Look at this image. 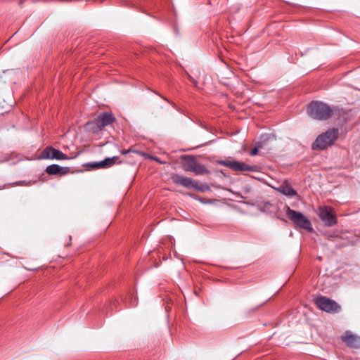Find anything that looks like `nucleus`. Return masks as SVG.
Wrapping results in <instances>:
<instances>
[{
	"label": "nucleus",
	"instance_id": "14",
	"mask_svg": "<svg viewBox=\"0 0 360 360\" xmlns=\"http://www.w3.org/2000/svg\"><path fill=\"white\" fill-rule=\"evenodd\" d=\"M270 139L269 134L261 135L259 140L256 143V146L251 150L250 154L252 156L257 155L259 150L264 148L267 145Z\"/></svg>",
	"mask_w": 360,
	"mask_h": 360
},
{
	"label": "nucleus",
	"instance_id": "6",
	"mask_svg": "<svg viewBox=\"0 0 360 360\" xmlns=\"http://www.w3.org/2000/svg\"><path fill=\"white\" fill-rule=\"evenodd\" d=\"M316 214L326 226H332L337 224L335 214L330 207L321 206L317 209Z\"/></svg>",
	"mask_w": 360,
	"mask_h": 360
},
{
	"label": "nucleus",
	"instance_id": "17",
	"mask_svg": "<svg viewBox=\"0 0 360 360\" xmlns=\"http://www.w3.org/2000/svg\"><path fill=\"white\" fill-rule=\"evenodd\" d=\"M258 209L261 212H268L270 209V203L269 202H258L257 205Z\"/></svg>",
	"mask_w": 360,
	"mask_h": 360
},
{
	"label": "nucleus",
	"instance_id": "18",
	"mask_svg": "<svg viewBox=\"0 0 360 360\" xmlns=\"http://www.w3.org/2000/svg\"><path fill=\"white\" fill-rule=\"evenodd\" d=\"M193 188L200 191H210V186L207 184H201L200 185H199L196 181Z\"/></svg>",
	"mask_w": 360,
	"mask_h": 360
},
{
	"label": "nucleus",
	"instance_id": "4",
	"mask_svg": "<svg viewBox=\"0 0 360 360\" xmlns=\"http://www.w3.org/2000/svg\"><path fill=\"white\" fill-rule=\"evenodd\" d=\"M181 158L184 160L182 167L185 172H191L195 175L209 174V171L206 167L203 165L198 163L194 157L183 155Z\"/></svg>",
	"mask_w": 360,
	"mask_h": 360
},
{
	"label": "nucleus",
	"instance_id": "20",
	"mask_svg": "<svg viewBox=\"0 0 360 360\" xmlns=\"http://www.w3.org/2000/svg\"><path fill=\"white\" fill-rule=\"evenodd\" d=\"M153 159L154 160H155L156 162H160V164H163L164 163L163 162L160 161L158 158H153Z\"/></svg>",
	"mask_w": 360,
	"mask_h": 360
},
{
	"label": "nucleus",
	"instance_id": "10",
	"mask_svg": "<svg viewBox=\"0 0 360 360\" xmlns=\"http://www.w3.org/2000/svg\"><path fill=\"white\" fill-rule=\"evenodd\" d=\"M172 179L175 184L181 185L187 188H194L195 183V180L178 174H174Z\"/></svg>",
	"mask_w": 360,
	"mask_h": 360
},
{
	"label": "nucleus",
	"instance_id": "22",
	"mask_svg": "<svg viewBox=\"0 0 360 360\" xmlns=\"http://www.w3.org/2000/svg\"><path fill=\"white\" fill-rule=\"evenodd\" d=\"M16 185H27V184H25L24 181H21V182H18L15 184Z\"/></svg>",
	"mask_w": 360,
	"mask_h": 360
},
{
	"label": "nucleus",
	"instance_id": "21",
	"mask_svg": "<svg viewBox=\"0 0 360 360\" xmlns=\"http://www.w3.org/2000/svg\"><path fill=\"white\" fill-rule=\"evenodd\" d=\"M131 150H123V151L122 152V153L123 155H126V154L129 153V152H131Z\"/></svg>",
	"mask_w": 360,
	"mask_h": 360
},
{
	"label": "nucleus",
	"instance_id": "5",
	"mask_svg": "<svg viewBox=\"0 0 360 360\" xmlns=\"http://www.w3.org/2000/svg\"><path fill=\"white\" fill-rule=\"evenodd\" d=\"M314 302L321 310L328 313H336L340 310V306L336 302L324 296H318Z\"/></svg>",
	"mask_w": 360,
	"mask_h": 360
},
{
	"label": "nucleus",
	"instance_id": "7",
	"mask_svg": "<svg viewBox=\"0 0 360 360\" xmlns=\"http://www.w3.org/2000/svg\"><path fill=\"white\" fill-rule=\"evenodd\" d=\"M221 165L226 166L235 172H255L257 170V166L250 165L243 162L237 160H223L220 162Z\"/></svg>",
	"mask_w": 360,
	"mask_h": 360
},
{
	"label": "nucleus",
	"instance_id": "1",
	"mask_svg": "<svg viewBox=\"0 0 360 360\" xmlns=\"http://www.w3.org/2000/svg\"><path fill=\"white\" fill-rule=\"evenodd\" d=\"M309 115L317 120H326L333 115V109L326 103L321 101H312L308 106Z\"/></svg>",
	"mask_w": 360,
	"mask_h": 360
},
{
	"label": "nucleus",
	"instance_id": "3",
	"mask_svg": "<svg viewBox=\"0 0 360 360\" xmlns=\"http://www.w3.org/2000/svg\"><path fill=\"white\" fill-rule=\"evenodd\" d=\"M285 214L287 217L295 224V226L309 232H311L313 231L310 220L302 212L295 211L288 207Z\"/></svg>",
	"mask_w": 360,
	"mask_h": 360
},
{
	"label": "nucleus",
	"instance_id": "12",
	"mask_svg": "<svg viewBox=\"0 0 360 360\" xmlns=\"http://www.w3.org/2000/svg\"><path fill=\"white\" fill-rule=\"evenodd\" d=\"M119 158L117 156H114L112 158H107L105 160L93 162L89 164V166L92 168L99 169V168H107L112 166L118 162Z\"/></svg>",
	"mask_w": 360,
	"mask_h": 360
},
{
	"label": "nucleus",
	"instance_id": "13",
	"mask_svg": "<svg viewBox=\"0 0 360 360\" xmlns=\"http://www.w3.org/2000/svg\"><path fill=\"white\" fill-rule=\"evenodd\" d=\"M69 171V167H60L56 164L51 165L46 168V172L49 175L59 174L60 176H63L67 174Z\"/></svg>",
	"mask_w": 360,
	"mask_h": 360
},
{
	"label": "nucleus",
	"instance_id": "16",
	"mask_svg": "<svg viewBox=\"0 0 360 360\" xmlns=\"http://www.w3.org/2000/svg\"><path fill=\"white\" fill-rule=\"evenodd\" d=\"M86 129L92 134H98L103 130V128L98 124V122L95 119L93 121L88 122L85 125Z\"/></svg>",
	"mask_w": 360,
	"mask_h": 360
},
{
	"label": "nucleus",
	"instance_id": "11",
	"mask_svg": "<svg viewBox=\"0 0 360 360\" xmlns=\"http://www.w3.org/2000/svg\"><path fill=\"white\" fill-rule=\"evenodd\" d=\"M96 120L103 129L106 126L110 125L116 120L115 116L112 113L106 112L99 114Z\"/></svg>",
	"mask_w": 360,
	"mask_h": 360
},
{
	"label": "nucleus",
	"instance_id": "2",
	"mask_svg": "<svg viewBox=\"0 0 360 360\" xmlns=\"http://www.w3.org/2000/svg\"><path fill=\"white\" fill-rule=\"evenodd\" d=\"M339 136V130L336 128L328 129L326 132L319 135L312 143V149L324 150L334 144Z\"/></svg>",
	"mask_w": 360,
	"mask_h": 360
},
{
	"label": "nucleus",
	"instance_id": "9",
	"mask_svg": "<svg viewBox=\"0 0 360 360\" xmlns=\"http://www.w3.org/2000/svg\"><path fill=\"white\" fill-rule=\"evenodd\" d=\"M342 340L349 347L358 348L360 347V337L353 334L351 331H346L341 337Z\"/></svg>",
	"mask_w": 360,
	"mask_h": 360
},
{
	"label": "nucleus",
	"instance_id": "19",
	"mask_svg": "<svg viewBox=\"0 0 360 360\" xmlns=\"http://www.w3.org/2000/svg\"><path fill=\"white\" fill-rule=\"evenodd\" d=\"M131 307H134L137 304V302H136V298H131Z\"/></svg>",
	"mask_w": 360,
	"mask_h": 360
},
{
	"label": "nucleus",
	"instance_id": "8",
	"mask_svg": "<svg viewBox=\"0 0 360 360\" xmlns=\"http://www.w3.org/2000/svg\"><path fill=\"white\" fill-rule=\"evenodd\" d=\"M41 159L63 160H68L67 155L52 146L46 147L40 154Z\"/></svg>",
	"mask_w": 360,
	"mask_h": 360
},
{
	"label": "nucleus",
	"instance_id": "23",
	"mask_svg": "<svg viewBox=\"0 0 360 360\" xmlns=\"http://www.w3.org/2000/svg\"><path fill=\"white\" fill-rule=\"evenodd\" d=\"M198 200H199L201 202H203V203L205 202L203 200H201V199H200V198H199Z\"/></svg>",
	"mask_w": 360,
	"mask_h": 360
},
{
	"label": "nucleus",
	"instance_id": "15",
	"mask_svg": "<svg viewBox=\"0 0 360 360\" xmlns=\"http://www.w3.org/2000/svg\"><path fill=\"white\" fill-rule=\"evenodd\" d=\"M271 188H274L281 193L282 194L292 197L297 195V192L295 190H294L289 184H283L281 185L278 188H275L274 186H271Z\"/></svg>",
	"mask_w": 360,
	"mask_h": 360
}]
</instances>
